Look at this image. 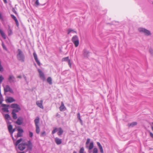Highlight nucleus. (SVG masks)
Listing matches in <instances>:
<instances>
[{"label":"nucleus","instance_id":"nucleus-54","mask_svg":"<svg viewBox=\"0 0 153 153\" xmlns=\"http://www.w3.org/2000/svg\"><path fill=\"white\" fill-rule=\"evenodd\" d=\"M10 135H11V137L12 138V139L13 140V142L14 143V141H15L16 140L13 137V134H10Z\"/></svg>","mask_w":153,"mask_h":153},{"label":"nucleus","instance_id":"nucleus-7","mask_svg":"<svg viewBox=\"0 0 153 153\" xmlns=\"http://www.w3.org/2000/svg\"><path fill=\"white\" fill-rule=\"evenodd\" d=\"M4 91L5 93L9 92L12 94L14 93V92L12 89L8 85H6L5 87L4 88Z\"/></svg>","mask_w":153,"mask_h":153},{"label":"nucleus","instance_id":"nucleus-44","mask_svg":"<svg viewBox=\"0 0 153 153\" xmlns=\"http://www.w3.org/2000/svg\"><path fill=\"white\" fill-rule=\"evenodd\" d=\"M97 149L96 148H94L93 150V153H97Z\"/></svg>","mask_w":153,"mask_h":153},{"label":"nucleus","instance_id":"nucleus-57","mask_svg":"<svg viewBox=\"0 0 153 153\" xmlns=\"http://www.w3.org/2000/svg\"><path fill=\"white\" fill-rule=\"evenodd\" d=\"M79 121L80 122V123H81V124L82 125L83 124V122H82V120L81 119H80V120H79Z\"/></svg>","mask_w":153,"mask_h":153},{"label":"nucleus","instance_id":"nucleus-11","mask_svg":"<svg viewBox=\"0 0 153 153\" xmlns=\"http://www.w3.org/2000/svg\"><path fill=\"white\" fill-rule=\"evenodd\" d=\"M43 102V101L42 100L40 101H37L36 102V104L38 106L42 109L44 108L43 106L42 105Z\"/></svg>","mask_w":153,"mask_h":153},{"label":"nucleus","instance_id":"nucleus-58","mask_svg":"<svg viewBox=\"0 0 153 153\" xmlns=\"http://www.w3.org/2000/svg\"><path fill=\"white\" fill-rule=\"evenodd\" d=\"M4 1V2L5 3V4H7V0H3Z\"/></svg>","mask_w":153,"mask_h":153},{"label":"nucleus","instance_id":"nucleus-29","mask_svg":"<svg viewBox=\"0 0 153 153\" xmlns=\"http://www.w3.org/2000/svg\"><path fill=\"white\" fill-rule=\"evenodd\" d=\"M2 95L1 94V90H0V105L2 104L3 100Z\"/></svg>","mask_w":153,"mask_h":153},{"label":"nucleus","instance_id":"nucleus-41","mask_svg":"<svg viewBox=\"0 0 153 153\" xmlns=\"http://www.w3.org/2000/svg\"><path fill=\"white\" fill-rule=\"evenodd\" d=\"M46 135V132L45 131H44L43 132H42L41 135V137H44Z\"/></svg>","mask_w":153,"mask_h":153},{"label":"nucleus","instance_id":"nucleus-1","mask_svg":"<svg viewBox=\"0 0 153 153\" xmlns=\"http://www.w3.org/2000/svg\"><path fill=\"white\" fill-rule=\"evenodd\" d=\"M16 57L18 60L22 62H24L25 61V56L22 51L18 49L17 51Z\"/></svg>","mask_w":153,"mask_h":153},{"label":"nucleus","instance_id":"nucleus-22","mask_svg":"<svg viewBox=\"0 0 153 153\" xmlns=\"http://www.w3.org/2000/svg\"><path fill=\"white\" fill-rule=\"evenodd\" d=\"M4 118L6 120H11L10 115L8 114H6L5 115Z\"/></svg>","mask_w":153,"mask_h":153},{"label":"nucleus","instance_id":"nucleus-16","mask_svg":"<svg viewBox=\"0 0 153 153\" xmlns=\"http://www.w3.org/2000/svg\"><path fill=\"white\" fill-rule=\"evenodd\" d=\"M6 101L9 103H11L15 101V100L13 97H9L6 100Z\"/></svg>","mask_w":153,"mask_h":153},{"label":"nucleus","instance_id":"nucleus-42","mask_svg":"<svg viewBox=\"0 0 153 153\" xmlns=\"http://www.w3.org/2000/svg\"><path fill=\"white\" fill-rule=\"evenodd\" d=\"M35 1H36L35 2V4L36 6H38L39 4V0H35Z\"/></svg>","mask_w":153,"mask_h":153},{"label":"nucleus","instance_id":"nucleus-17","mask_svg":"<svg viewBox=\"0 0 153 153\" xmlns=\"http://www.w3.org/2000/svg\"><path fill=\"white\" fill-rule=\"evenodd\" d=\"M55 141L56 144L58 145L62 143V140L58 137H56L55 138Z\"/></svg>","mask_w":153,"mask_h":153},{"label":"nucleus","instance_id":"nucleus-59","mask_svg":"<svg viewBox=\"0 0 153 153\" xmlns=\"http://www.w3.org/2000/svg\"><path fill=\"white\" fill-rule=\"evenodd\" d=\"M17 78L21 79L22 78V76L20 75L18 76H17Z\"/></svg>","mask_w":153,"mask_h":153},{"label":"nucleus","instance_id":"nucleus-51","mask_svg":"<svg viewBox=\"0 0 153 153\" xmlns=\"http://www.w3.org/2000/svg\"><path fill=\"white\" fill-rule=\"evenodd\" d=\"M2 46L4 49L6 50H7V48L5 46V45L4 44H2Z\"/></svg>","mask_w":153,"mask_h":153},{"label":"nucleus","instance_id":"nucleus-23","mask_svg":"<svg viewBox=\"0 0 153 153\" xmlns=\"http://www.w3.org/2000/svg\"><path fill=\"white\" fill-rule=\"evenodd\" d=\"M36 131L37 134H39L40 132V129L39 126H36Z\"/></svg>","mask_w":153,"mask_h":153},{"label":"nucleus","instance_id":"nucleus-45","mask_svg":"<svg viewBox=\"0 0 153 153\" xmlns=\"http://www.w3.org/2000/svg\"><path fill=\"white\" fill-rule=\"evenodd\" d=\"M149 52L152 55H153V50L152 48L149 49Z\"/></svg>","mask_w":153,"mask_h":153},{"label":"nucleus","instance_id":"nucleus-47","mask_svg":"<svg viewBox=\"0 0 153 153\" xmlns=\"http://www.w3.org/2000/svg\"><path fill=\"white\" fill-rule=\"evenodd\" d=\"M77 119L79 120L81 119L80 118V114L79 113H78L77 114Z\"/></svg>","mask_w":153,"mask_h":153},{"label":"nucleus","instance_id":"nucleus-9","mask_svg":"<svg viewBox=\"0 0 153 153\" xmlns=\"http://www.w3.org/2000/svg\"><path fill=\"white\" fill-rule=\"evenodd\" d=\"M1 106L3 107L2 108V111L4 112H8L9 110L8 107L9 106L8 105L5 104H1Z\"/></svg>","mask_w":153,"mask_h":153},{"label":"nucleus","instance_id":"nucleus-60","mask_svg":"<svg viewBox=\"0 0 153 153\" xmlns=\"http://www.w3.org/2000/svg\"><path fill=\"white\" fill-rule=\"evenodd\" d=\"M23 77H24V79H25V80H26L27 79L26 76H25V75H24L23 76Z\"/></svg>","mask_w":153,"mask_h":153},{"label":"nucleus","instance_id":"nucleus-61","mask_svg":"<svg viewBox=\"0 0 153 153\" xmlns=\"http://www.w3.org/2000/svg\"><path fill=\"white\" fill-rule=\"evenodd\" d=\"M73 153H77L75 151H73Z\"/></svg>","mask_w":153,"mask_h":153},{"label":"nucleus","instance_id":"nucleus-43","mask_svg":"<svg viewBox=\"0 0 153 153\" xmlns=\"http://www.w3.org/2000/svg\"><path fill=\"white\" fill-rule=\"evenodd\" d=\"M35 61L38 65L39 66H40L41 63L39 61V60L38 59L35 60Z\"/></svg>","mask_w":153,"mask_h":153},{"label":"nucleus","instance_id":"nucleus-32","mask_svg":"<svg viewBox=\"0 0 153 153\" xmlns=\"http://www.w3.org/2000/svg\"><path fill=\"white\" fill-rule=\"evenodd\" d=\"M4 71V69L1 64V62L0 61V72H2Z\"/></svg>","mask_w":153,"mask_h":153},{"label":"nucleus","instance_id":"nucleus-15","mask_svg":"<svg viewBox=\"0 0 153 153\" xmlns=\"http://www.w3.org/2000/svg\"><path fill=\"white\" fill-rule=\"evenodd\" d=\"M59 109L61 111H64L66 110V108L64 106L63 102H61V105L59 107Z\"/></svg>","mask_w":153,"mask_h":153},{"label":"nucleus","instance_id":"nucleus-27","mask_svg":"<svg viewBox=\"0 0 153 153\" xmlns=\"http://www.w3.org/2000/svg\"><path fill=\"white\" fill-rule=\"evenodd\" d=\"M22 138H20V139L17 140L16 143L15 144V146H16L18 145L20 143V142L22 140Z\"/></svg>","mask_w":153,"mask_h":153},{"label":"nucleus","instance_id":"nucleus-21","mask_svg":"<svg viewBox=\"0 0 153 153\" xmlns=\"http://www.w3.org/2000/svg\"><path fill=\"white\" fill-rule=\"evenodd\" d=\"M47 82L50 85H51L52 84V79L51 77H48L47 79Z\"/></svg>","mask_w":153,"mask_h":153},{"label":"nucleus","instance_id":"nucleus-53","mask_svg":"<svg viewBox=\"0 0 153 153\" xmlns=\"http://www.w3.org/2000/svg\"><path fill=\"white\" fill-rule=\"evenodd\" d=\"M12 11L15 14H17V12L15 10V9L14 8H13L12 9Z\"/></svg>","mask_w":153,"mask_h":153},{"label":"nucleus","instance_id":"nucleus-28","mask_svg":"<svg viewBox=\"0 0 153 153\" xmlns=\"http://www.w3.org/2000/svg\"><path fill=\"white\" fill-rule=\"evenodd\" d=\"M7 128L9 131V132L10 133V132L13 129V126L12 125H8L7 126Z\"/></svg>","mask_w":153,"mask_h":153},{"label":"nucleus","instance_id":"nucleus-12","mask_svg":"<svg viewBox=\"0 0 153 153\" xmlns=\"http://www.w3.org/2000/svg\"><path fill=\"white\" fill-rule=\"evenodd\" d=\"M18 148L21 151L24 150L25 148V143H22L19 144L18 145Z\"/></svg>","mask_w":153,"mask_h":153},{"label":"nucleus","instance_id":"nucleus-39","mask_svg":"<svg viewBox=\"0 0 153 153\" xmlns=\"http://www.w3.org/2000/svg\"><path fill=\"white\" fill-rule=\"evenodd\" d=\"M29 137L31 138L33 136V133L30 131H29Z\"/></svg>","mask_w":153,"mask_h":153},{"label":"nucleus","instance_id":"nucleus-25","mask_svg":"<svg viewBox=\"0 0 153 153\" xmlns=\"http://www.w3.org/2000/svg\"><path fill=\"white\" fill-rule=\"evenodd\" d=\"M0 33L2 37L4 39H5L6 38V37L4 33L3 32V31L2 30H1L0 29Z\"/></svg>","mask_w":153,"mask_h":153},{"label":"nucleus","instance_id":"nucleus-26","mask_svg":"<svg viewBox=\"0 0 153 153\" xmlns=\"http://www.w3.org/2000/svg\"><path fill=\"white\" fill-rule=\"evenodd\" d=\"M137 122H134L130 123L129 124V126L133 127L134 126L137 125Z\"/></svg>","mask_w":153,"mask_h":153},{"label":"nucleus","instance_id":"nucleus-62","mask_svg":"<svg viewBox=\"0 0 153 153\" xmlns=\"http://www.w3.org/2000/svg\"><path fill=\"white\" fill-rule=\"evenodd\" d=\"M18 153H25V152H19Z\"/></svg>","mask_w":153,"mask_h":153},{"label":"nucleus","instance_id":"nucleus-20","mask_svg":"<svg viewBox=\"0 0 153 153\" xmlns=\"http://www.w3.org/2000/svg\"><path fill=\"white\" fill-rule=\"evenodd\" d=\"M39 117H36L34 120L35 126H38L39 123Z\"/></svg>","mask_w":153,"mask_h":153},{"label":"nucleus","instance_id":"nucleus-6","mask_svg":"<svg viewBox=\"0 0 153 153\" xmlns=\"http://www.w3.org/2000/svg\"><path fill=\"white\" fill-rule=\"evenodd\" d=\"M25 143V145L27 147V149L30 151H32L33 148V145L30 140H29L27 141V143Z\"/></svg>","mask_w":153,"mask_h":153},{"label":"nucleus","instance_id":"nucleus-50","mask_svg":"<svg viewBox=\"0 0 153 153\" xmlns=\"http://www.w3.org/2000/svg\"><path fill=\"white\" fill-rule=\"evenodd\" d=\"M6 121L7 123V126H8V125H11V123L9 121V120H7V121Z\"/></svg>","mask_w":153,"mask_h":153},{"label":"nucleus","instance_id":"nucleus-49","mask_svg":"<svg viewBox=\"0 0 153 153\" xmlns=\"http://www.w3.org/2000/svg\"><path fill=\"white\" fill-rule=\"evenodd\" d=\"M68 64L70 66V67L71 68V61L70 60H69L68 62Z\"/></svg>","mask_w":153,"mask_h":153},{"label":"nucleus","instance_id":"nucleus-35","mask_svg":"<svg viewBox=\"0 0 153 153\" xmlns=\"http://www.w3.org/2000/svg\"><path fill=\"white\" fill-rule=\"evenodd\" d=\"M73 31L75 33H76V31H74L73 30H72L71 28H70L68 29V34H69V33Z\"/></svg>","mask_w":153,"mask_h":153},{"label":"nucleus","instance_id":"nucleus-19","mask_svg":"<svg viewBox=\"0 0 153 153\" xmlns=\"http://www.w3.org/2000/svg\"><path fill=\"white\" fill-rule=\"evenodd\" d=\"M63 132V131L61 128L60 127L59 128L58 131L57 133V134L59 136H60L62 135V134Z\"/></svg>","mask_w":153,"mask_h":153},{"label":"nucleus","instance_id":"nucleus-8","mask_svg":"<svg viewBox=\"0 0 153 153\" xmlns=\"http://www.w3.org/2000/svg\"><path fill=\"white\" fill-rule=\"evenodd\" d=\"M90 53V52L86 49H84L83 50L82 55L85 58H88Z\"/></svg>","mask_w":153,"mask_h":153},{"label":"nucleus","instance_id":"nucleus-18","mask_svg":"<svg viewBox=\"0 0 153 153\" xmlns=\"http://www.w3.org/2000/svg\"><path fill=\"white\" fill-rule=\"evenodd\" d=\"M97 144L100 149V152L101 153H104L103 149L102 147V146L100 144V143L99 142H97Z\"/></svg>","mask_w":153,"mask_h":153},{"label":"nucleus","instance_id":"nucleus-10","mask_svg":"<svg viewBox=\"0 0 153 153\" xmlns=\"http://www.w3.org/2000/svg\"><path fill=\"white\" fill-rule=\"evenodd\" d=\"M23 119L22 117H19L16 122V123L19 125H21L22 123Z\"/></svg>","mask_w":153,"mask_h":153},{"label":"nucleus","instance_id":"nucleus-40","mask_svg":"<svg viewBox=\"0 0 153 153\" xmlns=\"http://www.w3.org/2000/svg\"><path fill=\"white\" fill-rule=\"evenodd\" d=\"M15 21L16 22V23L17 26L18 27L19 26V22H18V21L17 19L15 20Z\"/></svg>","mask_w":153,"mask_h":153},{"label":"nucleus","instance_id":"nucleus-3","mask_svg":"<svg viewBox=\"0 0 153 153\" xmlns=\"http://www.w3.org/2000/svg\"><path fill=\"white\" fill-rule=\"evenodd\" d=\"M139 31L141 33H143L146 36H149L151 34L150 31L148 30L143 27L138 28Z\"/></svg>","mask_w":153,"mask_h":153},{"label":"nucleus","instance_id":"nucleus-46","mask_svg":"<svg viewBox=\"0 0 153 153\" xmlns=\"http://www.w3.org/2000/svg\"><path fill=\"white\" fill-rule=\"evenodd\" d=\"M11 16L12 18L14 20L16 19H17V18L16 17V16H14L13 15L11 14Z\"/></svg>","mask_w":153,"mask_h":153},{"label":"nucleus","instance_id":"nucleus-38","mask_svg":"<svg viewBox=\"0 0 153 153\" xmlns=\"http://www.w3.org/2000/svg\"><path fill=\"white\" fill-rule=\"evenodd\" d=\"M0 20L1 21H4V19L1 13L0 12Z\"/></svg>","mask_w":153,"mask_h":153},{"label":"nucleus","instance_id":"nucleus-13","mask_svg":"<svg viewBox=\"0 0 153 153\" xmlns=\"http://www.w3.org/2000/svg\"><path fill=\"white\" fill-rule=\"evenodd\" d=\"M10 82L11 83H15L16 82L15 78L14 76L13 75H10L8 79Z\"/></svg>","mask_w":153,"mask_h":153},{"label":"nucleus","instance_id":"nucleus-34","mask_svg":"<svg viewBox=\"0 0 153 153\" xmlns=\"http://www.w3.org/2000/svg\"><path fill=\"white\" fill-rule=\"evenodd\" d=\"M33 56L35 60L38 59L37 55L35 52L33 53Z\"/></svg>","mask_w":153,"mask_h":153},{"label":"nucleus","instance_id":"nucleus-31","mask_svg":"<svg viewBox=\"0 0 153 153\" xmlns=\"http://www.w3.org/2000/svg\"><path fill=\"white\" fill-rule=\"evenodd\" d=\"M4 79V78L3 77L2 75H1L0 76V90H1V84Z\"/></svg>","mask_w":153,"mask_h":153},{"label":"nucleus","instance_id":"nucleus-30","mask_svg":"<svg viewBox=\"0 0 153 153\" xmlns=\"http://www.w3.org/2000/svg\"><path fill=\"white\" fill-rule=\"evenodd\" d=\"M70 60L69 59V57L68 56L66 57L63 58L62 59V61H67L68 62V61Z\"/></svg>","mask_w":153,"mask_h":153},{"label":"nucleus","instance_id":"nucleus-2","mask_svg":"<svg viewBox=\"0 0 153 153\" xmlns=\"http://www.w3.org/2000/svg\"><path fill=\"white\" fill-rule=\"evenodd\" d=\"M10 108H15L12 110V113H16L18 112L21 110V108L19 105L16 103L12 104L10 105Z\"/></svg>","mask_w":153,"mask_h":153},{"label":"nucleus","instance_id":"nucleus-5","mask_svg":"<svg viewBox=\"0 0 153 153\" xmlns=\"http://www.w3.org/2000/svg\"><path fill=\"white\" fill-rule=\"evenodd\" d=\"M37 70L39 73V76L40 78L43 81H45V78L43 72L39 68H38Z\"/></svg>","mask_w":153,"mask_h":153},{"label":"nucleus","instance_id":"nucleus-64","mask_svg":"<svg viewBox=\"0 0 153 153\" xmlns=\"http://www.w3.org/2000/svg\"><path fill=\"white\" fill-rule=\"evenodd\" d=\"M10 33H12V30H10Z\"/></svg>","mask_w":153,"mask_h":153},{"label":"nucleus","instance_id":"nucleus-63","mask_svg":"<svg viewBox=\"0 0 153 153\" xmlns=\"http://www.w3.org/2000/svg\"><path fill=\"white\" fill-rule=\"evenodd\" d=\"M152 130L153 131V126L152 127Z\"/></svg>","mask_w":153,"mask_h":153},{"label":"nucleus","instance_id":"nucleus-55","mask_svg":"<svg viewBox=\"0 0 153 153\" xmlns=\"http://www.w3.org/2000/svg\"><path fill=\"white\" fill-rule=\"evenodd\" d=\"M150 136L153 138V134L151 132H150Z\"/></svg>","mask_w":153,"mask_h":153},{"label":"nucleus","instance_id":"nucleus-14","mask_svg":"<svg viewBox=\"0 0 153 153\" xmlns=\"http://www.w3.org/2000/svg\"><path fill=\"white\" fill-rule=\"evenodd\" d=\"M18 132L16 136L15 135V136L16 137H22V133L23 132V130L22 128H19L18 129Z\"/></svg>","mask_w":153,"mask_h":153},{"label":"nucleus","instance_id":"nucleus-56","mask_svg":"<svg viewBox=\"0 0 153 153\" xmlns=\"http://www.w3.org/2000/svg\"><path fill=\"white\" fill-rule=\"evenodd\" d=\"M56 117H60V115L58 113H57L56 114Z\"/></svg>","mask_w":153,"mask_h":153},{"label":"nucleus","instance_id":"nucleus-24","mask_svg":"<svg viewBox=\"0 0 153 153\" xmlns=\"http://www.w3.org/2000/svg\"><path fill=\"white\" fill-rule=\"evenodd\" d=\"M94 147V142L93 141L91 142L88 147V149L89 150H91Z\"/></svg>","mask_w":153,"mask_h":153},{"label":"nucleus","instance_id":"nucleus-36","mask_svg":"<svg viewBox=\"0 0 153 153\" xmlns=\"http://www.w3.org/2000/svg\"><path fill=\"white\" fill-rule=\"evenodd\" d=\"M84 149L83 147L81 148L79 151V153H84Z\"/></svg>","mask_w":153,"mask_h":153},{"label":"nucleus","instance_id":"nucleus-33","mask_svg":"<svg viewBox=\"0 0 153 153\" xmlns=\"http://www.w3.org/2000/svg\"><path fill=\"white\" fill-rule=\"evenodd\" d=\"M12 114L13 115V117L14 119L15 120L17 118V117L16 113H12Z\"/></svg>","mask_w":153,"mask_h":153},{"label":"nucleus","instance_id":"nucleus-48","mask_svg":"<svg viewBox=\"0 0 153 153\" xmlns=\"http://www.w3.org/2000/svg\"><path fill=\"white\" fill-rule=\"evenodd\" d=\"M90 139L88 138L87 139V140L86 142V145H88V144L90 143Z\"/></svg>","mask_w":153,"mask_h":153},{"label":"nucleus","instance_id":"nucleus-37","mask_svg":"<svg viewBox=\"0 0 153 153\" xmlns=\"http://www.w3.org/2000/svg\"><path fill=\"white\" fill-rule=\"evenodd\" d=\"M57 129L56 128H55L52 131V134H53L55 133L57 131Z\"/></svg>","mask_w":153,"mask_h":153},{"label":"nucleus","instance_id":"nucleus-52","mask_svg":"<svg viewBox=\"0 0 153 153\" xmlns=\"http://www.w3.org/2000/svg\"><path fill=\"white\" fill-rule=\"evenodd\" d=\"M15 130V129H12V130L10 132V134H13V132H14Z\"/></svg>","mask_w":153,"mask_h":153},{"label":"nucleus","instance_id":"nucleus-4","mask_svg":"<svg viewBox=\"0 0 153 153\" xmlns=\"http://www.w3.org/2000/svg\"><path fill=\"white\" fill-rule=\"evenodd\" d=\"M71 41L74 44L75 47H77L79 44V41L78 36L76 35L73 36Z\"/></svg>","mask_w":153,"mask_h":153}]
</instances>
